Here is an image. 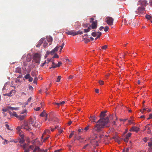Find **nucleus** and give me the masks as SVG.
<instances>
[{
  "label": "nucleus",
  "mask_w": 152,
  "mask_h": 152,
  "mask_svg": "<svg viewBox=\"0 0 152 152\" xmlns=\"http://www.w3.org/2000/svg\"><path fill=\"white\" fill-rule=\"evenodd\" d=\"M106 116V114L102 111L101 113L99 115L100 119H99L95 124L92 128V133L94 134L95 136V138H97V134L96 133H104V129L105 127H107L106 125L109 122V118L108 117L104 118Z\"/></svg>",
  "instance_id": "1"
},
{
  "label": "nucleus",
  "mask_w": 152,
  "mask_h": 152,
  "mask_svg": "<svg viewBox=\"0 0 152 152\" xmlns=\"http://www.w3.org/2000/svg\"><path fill=\"white\" fill-rule=\"evenodd\" d=\"M45 39V38H41L37 42L36 47H40L43 43L42 45L44 48L48 47L52 44L53 39L51 36H47L46 40Z\"/></svg>",
  "instance_id": "2"
},
{
  "label": "nucleus",
  "mask_w": 152,
  "mask_h": 152,
  "mask_svg": "<svg viewBox=\"0 0 152 152\" xmlns=\"http://www.w3.org/2000/svg\"><path fill=\"white\" fill-rule=\"evenodd\" d=\"M33 124L34 121L32 120H31L28 123L25 122L22 127L24 129L29 131L32 129V127H36L35 124Z\"/></svg>",
  "instance_id": "3"
},
{
  "label": "nucleus",
  "mask_w": 152,
  "mask_h": 152,
  "mask_svg": "<svg viewBox=\"0 0 152 152\" xmlns=\"http://www.w3.org/2000/svg\"><path fill=\"white\" fill-rule=\"evenodd\" d=\"M33 60L36 63H39L40 58V54L37 53L34 54L33 57Z\"/></svg>",
  "instance_id": "4"
},
{
  "label": "nucleus",
  "mask_w": 152,
  "mask_h": 152,
  "mask_svg": "<svg viewBox=\"0 0 152 152\" xmlns=\"http://www.w3.org/2000/svg\"><path fill=\"white\" fill-rule=\"evenodd\" d=\"M106 19L107 24L110 25L113 24L114 19L113 18L110 17H107L106 18Z\"/></svg>",
  "instance_id": "5"
},
{
  "label": "nucleus",
  "mask_w": 152,
  "mask_h": 152,
  "mask_svg": "<svg viewBox=\"0 0 152 152\" xmlns=\"http://www.w3.org/2000/svg\"><path fill=\"white\" fill-rule=\"evenodd\" d=\"M147 1L145 0H140L137 4L141 5L142 7H144L146 6Z\"/></svg>",
  "instance_id": "6"
},
{
  "label": "nucleus",
  "mask_w": 152,
  "mask_h": 152,
  "mask_svg": "<svg viewBox=\"0 0 152 152\" xmlns=\"http://www.w3.org/2000/svg\"><path fill=\"white\" fill-rule=\"evenodd\" d=\"M140 130V129L135 126H133L129 130L130 132H138Z\"/></svg>",
  "instance_id": "7"
},
{
  "label": "nucleus",
  "mask_w": 152,
  "mask_h": 152,
  "mask_svg": "<svg viewBox=\"0 0 152 152\" xmlns=\"http://www.w3.org/2000/svg\"><path fill=\"white\" fill-rule=\"evenodd\" d=\"M150 125V124H148L146 126L144 130H147V132L148 134H150L151 133L150 127L149 126Z\"/></svg>",
  "instance_id": "8"
},
{
  "label": "nucleus",
  "mask_w": 152,
  "mask_h": 152,
  "mask_svg": "<svg viewBox=\"0 0 152 152\" xmlns=\"http://www.w3.org/2000/svg\"><path fill=\"white\" fill-rule=\"evenodd\" d=\"M137 10L139 15L140 14H142L144 13L145 8L144 7H139L138 8Z\"/></svg>",
  "instance_id": "9"
},
{
  "label": "nucleus",
  "mask_w": 152,
  "mask_h": 152,
  "mask_svg": "<svg viewBox=\"0 0 152 152\" xmlns=\"http://www.w3.org/2000/svg\"><path fill=\"white\" fill-rule=\"evenodd\" d=\"M97 27V20H95L92 22L91 24V27L92 29H95Z\"/></svg>",
  "instance_id": "10"
},
{
  "label": "nucleus",
  "mask_w": 152,
  "mask_h": 152,
  "mask_svg": "<svg viewBox=\"0 0 152 152\" xmlns=\"http://www.w3.org/2000/svg\"><path fill=\"white\" fill-rule=\"evenodd\" d=\"M14 91H15L14 90H12L10 91L9 93L3 94V95L4 96H12V92Z\"/></svg>",
  "instance_id": "11"
},
{
  "label": "nucleus",
  "mask_w": 152,
  "mask_h": 152,
  "mask_svg": "<svg viewBox=\"0 0 152 152\" xmlns=\"http://www.w3.org/2000/svg\"><path fill=\"white\" fill-rule=\"evenodd\" d=\"M66 33L68 35H73V36L75 35V31L72 30L70 31H68L66 32Z\"/></svg>",
  "instance_id": "12"
},
{
  "label": "nucleus",
  "mask_w": 152,
  "mask_h": 152,
  "mask_svg": "<svg viewBox=\"0 0 152 152\" xmlns=\"http://www.w3.org/2000/svg\"><path fill=\"white\" fill-rule=\"evenodd\" d=\"M21 139H20V140L19 141V142L21 144H23L24 143V142L25 141V140L24 139V135L23 134H22L20 135Z\"/></svg>",
  "instance_id": "13"
},
{
  "label": "nucleus",
  "mask_w": 152,
  "mask_h": 152,
  "mask_svg": "<svg viewBox=\"0 0 152 152\" xmlns=\"http://www.w3.org/2000/svg\"><path fill=\"white\" fill-rule=\"evenodd\" d=\"M62 64V63L61 61H59L58 62V64H56V66H53L52 65L51 67L50 68V69H51L52 68H56L57 67H59L60 65Z\"/></svg>",
  "instance_id": "14"
},
{
  "label": "nucleus",
  "mask_w": 152,
  "mask_h": 152,
  "mask_svg": "<svg viewBox=\"0 0 152 152\" xmlns=\"http://www.w3.org/2000/svg\"><path fill=\"white\" fill-rule=\"evenodd\" d=\"M26 115H18V117L17 118L19 120H22L26 117Z\"/></svg>",
  "instance_id": "15"
},
{
  "label": "nucleus",
  "mask_w": 152,
  "mask_h": 152,
  "mask_svg": "<svg viewBox=\"0 0 152 152\" xmlns=\"http://www.w3.org/2000/svg\"><path fill=\"white\" fill-rule=\"evenodd\" d=\"M41 150L39 149V148L38 146H36L33 151V152H40Z\"/></svg>",
  "instance_id": "16"
},
{
  "label": "nucleus",
  "mask_w": 152,
  "mask_h": 152,
  "mask_svg": "<svg viewBox=\"0 0 152 152\" xmlns=\"http://www.w3.org/2000/svg\"><path fill=\"white\" fill-rule=\"evenodd\" d=\"M15 72L17 73H21V70L20 67H18L16 68Z\"/></svg>",
  "instance_id": "17"
},
{
  "label": "nucleus",
  "mask_w": 152,
  "mask_h": 152,
  "mask_svg": "<svg viewBox=\"0 0 152 152\" xmlns=\"http://www.w3.org/2000/svg\"><path fill=\"white\" fill-rule=\"evenodd\" d=\"M58 48H54L52 50L50 51V53L51 55H53L58 50Z\"/></svg>",
  "instance_id": "18"
},
{
  "label": "nucleus",
  "mask_w": 152,
  "mask_h": 152,
  "mask_svg": "<svg viewBox=\"0 0 152 152\" xmlns=\"http://www.w3.org/2000/svg\"><path fill=\"white\" fill-rule=\"evenodd\" d=\"M8 108L12 110H18V107H14L10 106H8Z\"/></svg>",
  "instance_id": "19"
},
{
  "label": "nucleus",
  "mask_w": 152,
  "mask_h": 152,
  "mask_svg": "<svg viewBox=\"0 0 152 152\" xmlns=\"http://www.w3.org/2000/svg\"><path fill=\"white\" fill-rule=\"evenodd\" d=\"M83 34V32L82 31H75V35H76L77 34Z\"/></svg>",
  "instance_id": "20"
},
{
  "label": "nucleus",
  "mask_w": 152,
  "mask_h": 152,
  "mask_svg": "<svg viewBox=\"0 0 152 152\" xmlns=\"http://www.w3.org/2000/svg\"><path fill=\"white\" fill-rule=\"evenodd\" d=\"M65 103V102L64 101H63L60 103H56L55 104H57L58 106H59L60 105H62L63 104H64Z\"/></svg>",
  "instance_id": "21"
},
{
  "label": "nucleus",
  "mask_w": 152,
  "mask_h": 152,
  "mask_svg": "<svg viewBox=\"0 0 152 152\" xmlns=\"http://www.w3.org/2000/svg\"><path fill=\"white\" fill-rule=\"evenodd\" d=\"M31 56L30 55H28L26 57V60L27 61L29 62L31 60Z\"/></svg>",
  "instance_id": "22"
},
{
  "label": "nucleus",
  "mask_w": 152,
  "mask_h": 152,
  "mask_svg": "<svg viewBox=\"0 0 152 152\" xmlns=\"http://www.w3.org/2000/svg\"><path fill=\"white\" fill-rule=\"evenodd\" d=\"M96 119V117H95V116L94 115L92 116V118H91V119H90V120L92 122H95Z\"/></svg>",
  "instance_id": "23"
},
{
  "label": "nucleus",
  "mask_w": 152,
  "mask_h": 152,
  "mask_svg": "<svg viewBox=\"0 0 152 152\" xmlns=\"http://www.w3.org/2000/svg\"><path fill=\"white\" fill-rule=\"evenodd\" d=\"M138 13H139L138 12V11H134V10L132 11V14L133 15H135L136 16H137L136 14H138Z\"/></svg>",
  "instance_id": "24"
},
{
  "label": "nucleus",
  "mask_w": 152,
  "mask_h": 152,
  "mask_svg": "<svg viewBox=\"0 0 152 152\" xmlns=\"http://www.w3.org/2000/svg\"><path fill=\"white\" fill-rule=\"evenodd\" d=\"M27 145H28L27 144H25L21 145V147H22L23 148V149L24 150L25 149H26V147H27Z\"/></svg>",
  "instance_id": "25"
},
{
  "label": "nucleus",
  "mask_w": 152,
  "mask_h": 152,
  "mask_svg": "<svg viewBox=\"0 0 152 152\" xmlns=\"http://www.w3.org/2000/svg\"><path fill=\"white\" fill-rule=\"evenodd\" d=\"M145 17L146 19L149 20L151 19L152 18V17L151 16L148 15H146Z\"/></svg>",
  "instance_id": "26"
},
{
  "label": "nucleus",
  "mask_w": 152,
  "mask_h": 152,
  "mask_svg": "<svg viewBox=\"0 0 152 152\" xmlns=\"http://www.w3.org/2000/svg\"><path fill=\"white\" fill-rule=\"evenodd\" d=\"M97 32L96 31H94V32H93L92 34L91 35L92 36H93L94 37H95L97 35Z\"/></svg>",
  "instance_id": "27"
},
{
  "label": "nucleus",
  "mask_w": 152,
  "mask_h": 152,
  "mask_svg": "<svg viewBox=\"0 0 152 152\" xmlns=\"http://www.w3.org/2000/svg\"><path fill=\"white\" fill-rule=\"evenodd\" d=\"M84 31L85 32V33L88 32L89 31H90V28L89 27H88L87 29H84Z\"/></svg>",
  "instance_id": "28"
},
{
  "label": "nucleus",
  "mask_w": 152,
  "mask_h": 152,
  "mask_svg": "<svg viewBox=\"0 0 152 152\" xmlns=\"http://www.w3.org/2000/svg\"><path fill=\"white\" fill-rule=\"evenodd\" d=\"M45 111L43 110L42 112L40 114V116L42 117H43L45 115Z\"/></svg>",
  "instance_id": "29"
},
{
  "label": "nucleus",
  "mask_w": 152,
  "mask_h": 152,
  "mask_svg": "<svg viewBox=\"0 0 152 152\" xmlns=\"http://www.w3.org/2000/svg\"><path fill=\"white\" fill-rule=\"evenodd\" d=\"M30 76L29 74H27L24 77L25 79H27L30 77Z\"/></svg>",
  "instance_id": "30"
},
{
  "label": "nucleus",
  "mask_w": 152,
  "mask_h": 152,
  "mask_svg": "<svg viewBox=\"0 0 152 152\" xmlns=\"http://www.w3.org/2000/svg\"><path fill=\"white\" fill-rule=\"evenodd\" d=\"M137 22H138L137 20H135V21H134V22H133V23H132L133 26H138V23L137 24V25L136 24V23H137Z\"/></svg>",
  "instance_id": "31"
},
{
  "label": "nucleus",
  "mask_w": 152,
  "mask_h": 152,
  "mask_svg": "<svg viewBox=\"0 0 152 152\" xmlns=\"http://www.w3.org/2000/svg\"><path fill=\"white\" fill-rule=\"evenodd\" d=\"M132 133L130 132H129L126 134V137L129 138V137H130Z\"/></svg>",
  "instance_id": "32"
},
{
  "label": "nucleus",
  "mask_w": 152,
  "mask_h": 152,
  "mask_svg": "<svg viewBox=\"0 0 152 152\" xmlns=\"http://www.w3.org/2000/svg\"><path fill=\"white\" fill-rule=\"evenodd\" d=\"M64 43L63 42L61 45L60 46L57 45V46H56L55 47V48H63L64 46Z\"/></svg>",
  "instance_id": "33"
},
{
  "label": "nucleus",
  "mask_w": 152,
  "mask_h": 152,
  "mask_svg": "<svg viewBox=\"0 0 152 152\" xmlns=\"http://www.w3.org/2000/svg\"><path fill=\"white\" fill-rule=\"evenodd\" d=\"M122 139L126 142H127L129 140V138L126 137H125V138H123Z\"/></svg>",
  "instance_id": "34"
},
{
  "label": "nucleus",
  "mask_w": 152,
  "mask_h": 152,
  "mask_svg": "<svg viewBox=\"0 0 152 152\" xmlns=\"http://www.w3.org/2000/svg\"><path fill=\"white\" fill-rule=\"evenodd\" d=\"M59 57L57 55L56 53H55L54 55V56H53V58H58Z\"/></svg>",
  "instance_id": "35"
},
{
  "label": "nucleus",
  "mask_w": 152,
  "mask_h": 152,
  "mask_svg": "<svg viewBox=\"0 0 152 152\" xmlns=\"http://www.w3.org/2000/svg\"><path fill=\"white\" fill-rule=\"evenodd\" d=\"M38 80V79L37 77H35V78L34 79L33 82L34 83L36 84L37 83V81Z\"/></svg>",
  "instance_id": "36"
},
{
  "label": "nucleus",
  "mask_w": 152,
  "mask_h": 152,
  "mask_svg": "<svg viewBox=\"0 0 152 152\" xmlns=\"http://www.w3.org/2000/svg\"><path fill=\"white\" fill-rule=\"evenodd\" d=\"M13 116H15V117H16L17 118H18V115L16 114V112H13Z\"/></svg>",
  "instance_id": "37"
},
{
  "label": "nucleus",
  "mask_w": 152,
  "mask_h": 152,
  "mask_svg": "<svg viewBox=\"0 0 152 152\" xmlns=\"http://www.w3.org/2000/svg\"><path fill=\"white\" fill-rule=\"evenodd\" d=\"M24 113H27V111L26 109H25V110L22 111L20 113L21 114H24Z\"/></svg>",
  "instance_id": "38"
},
{
  "label": "nucleus",
  "mask_w": 152,
  "mask_h": 152,
  "mask_svg": "<svg viewBox=\"0 0 152 152\" xmlns=\"http://www.w3.org/2000/svg\"><path fill=\"white\" fill-rule=\"evenodd\" d=\"M9 110V109H8V107H7V108H4V109H3L2 110V111H3V112H7V111H8V110Z\"/></svg>",
  "instance_id": "39"
},
{
  "label": "nucleus",
  "mask_w": 152,
  "mask_h": 152,
  "mask_svg": "<svg viewBox=\"0 0 152 152\" xmlns=\"http://www.w3.org/2000/svg\"><path fill=\"white\" fill-rule=\"evenodd\" d=\"M74 134V132H72L70 133V135L69 136V138H70L72 137V136Z\"/></svg>",
  "instance_id": "40"
},
{
  "label": "nucleus",
  "mask_w": 152,
  "mask_h": 152,
  "mask_svg": "<svg viewBox=\"0 0 152 152\" xmlns=\"http://www.w3.org/2000/svg\"><path fill=\"white\" fill-rule=\"evenodd\" d=\"M47 133L46 130H45L44 133H43L42 136L41 137V139H43V137L44 136V135L46 133Z\"/></svg>",
  "instance_id": "41"
},
{
  "label": "nucleus",
  "mask_w": 152,
  "mask_h": 152,
  "mask_svg": "<svg viewBox=\"0 0 152 152\" xmlns=\"http://www.w3.org/2000/svg\"><path fill=\"white\" fill-rule=\"evenodd\" d=\"M5 126L9 130H11V129H10L9 128V126L8 125V124H6L5 125Z\"/></svg>",
  "instance_id": "42"
},
{
  "label": "nucleus",
  "mask_w": 152,
  "mask_h": 152,
  "mask_svg": "<svg viewBox=\"0 0 152 152\" xmlns=\"http://www.w3.org/2000/svg\"><path fill=\"white\" fill-rule=\"evenodd\" d=\"M83 26L84 28L87 27L88 26V24L87 23H83Z\"/></svg>",
  "instance_id": "43"
},
{
  "label": "nucleus",
  "mask_w": 152,
  "mask_h": 152,
  "mask_svg": "<svg viewBox=\"0 0 152 152\" xmlns=\"http://www.w3.org/2000/svg\"><path fill=\"white\" fill-rule=\"evenodd\" d=\"M104 28V31L106 32L108 31L109 28L108 26H107L105 27Z\"/></svg>",
  "instance_id": "44"
},
{
  "label": "nucleus",
  "mask_w": 152,
  "mask_h": 152,
  "mask_svg": "<svg viewBox=\"0 0 152 152\" xmlns=\"http://www.w3.org/2000/svg\"><path fill=\"white\" fill-rule=\"evenodd\" d=\"M99 82L100 85H103L104 84V81L102 80H99Z\"/></svg>",
  "instance_id": "45"
},
{
  "label": "nucleus",
  "mask_w": 152,
  "mask_h": 152,
  "mask_svg": "<svg viewBox=\"0 0 152 152\" xmlns=\"http://www.w3.org/2000/svg\"><path fill=\"white\" fill-rule=\"evenodd\" d=\"M148 146L150 147L152 146V141L148 142Z\"/></svg>",
  "instance_id": "46"
},
{
  "label": "nucleus",
  "mask_w": 152,
  "mask_h": 152,
  "mask_svg": "<svg viewBox=\"0 0 152 152\" xmlns=\"http://www.w3.org/2000/svg\"><path fill=\"white\" fill-rule=\"evenodd\" d=\"M97 33L98 34L97 36L99 37V38L100 36L102 34V33L101 32L98 31L97 32Z\"/></svg>",
  "instance_id": "47"
},
{
  "label": "nucleus",
  "mask_w": 152,
  "mask_h": 152,
  "mask_svg": "<svg viewBox=\"0 0 152 152\" xmlns=\"http://www.w3.org/2000/svg\"><path fill=\"white\" fill-rule=\"evenodd\" d=\"M48 149H46L45 150L44 149H41L40 152H48Z\"/></svg>",
  "instance_id": "48"
},
{
  "label": "nucleus",
  "mask_w": 152,
  "mask_h": 152,
  "mask_svg": "<svg viewBox=\"0 0 152 152\" xmlns=\"http://www.w3.org/2000/svg\"><path fill=\"white\" fill-rule=\"evenodd\" d=\"M89 126H87L86 127L83 129L86 132L87 131V130L89 129Z\"/></svg>",
  "instance_id": "49"
},
{
  "label": "nucleus",
  "mask_w": 152,
  "mask_h": 152,
  "mask_svg": "<svg viewBox=\"0 0 152 152\" xmlns=\"http://www.w3.org/2000/svg\"><path fill=\"white\" fill-rule=\"evenodd\" d=\"M60 79H61V76H59L58 77V78L57 79V80H56V82H59L60 80Z\"/></svg>",
  "instance_id": "50"
},
{
  "label": "nucleus",
  "mask_w": 152,
  "mask_h": 152,
  "mask_svg": "<svg viewBox=\"0 0 152 152\" xmlns=\"http://www.w3.org/2000/svg\"><path fill=\"white\" fill-rule=\"evenodd\" d=\"M74 77V76L72 75H70L68 77V79H73V78Z\"/></svg>",
  "instance_id": "51"
},
{
  "label": "nucleus",
  "mask_w": 152,
  "mask_h": 152,
  "mask_svg": "<svg viewBox=\"0 0 152 152\" xmlns=\"http://www.w3.org/2000/svg\"><path fill=\"white\" fill-rule=\"evenodd\" d=\"M152 118V114H150L149 115V117L148 118V119H150Z\"/></svg>",
  "instance_id": "52"
},
{
  "label": "nucleus",
  "mask_w": 152,
  "mask_h": 152,
  "mask_svg": "<svg viewBox=\"0 0 152 152\" xmlns=\"http://www.w3.org/2000/svg\"><path fill=\"white\" fill-rule=\"evenodd\" d=\"M143 140L145 142H146L148 140V139L147 137H145L143 139Z\"/></svg>",
  "instance_id": "53"
},
{
  "label": "nucleus",
  "mask_w": 152,
  "mask_h": 152,
  "mask_svg": "<svg viewBox=\"0 0 152 152\" xmlns=\"http://www.w3.org/2000/svg\"><path fill=\"white\" fill-rule=\"evenodd\" d=\"M83 130H84L83 129H78V131L79 132H83Z\"/></svg>",
  "instance_id": "54"
},
{
  "label": "nucleus",
  "mask_w": 152,
  "mask_h": 152,
  "mask_svg": "<svg viewBox=\"0 0 152 152\" xmlns=\"http://www.w3.org/2000/svg\"><path fill=\"white\" fill-rule=\"evenodd\" d=\"M28 79H29L28 80L30 82H32L33 80V78L32 77H31V76H30V77H29Z\"/></svg>",
  "instance_id": "55"
},
{
  "label": "nucleus",
  "mask_w": 152,
  "mask_h": 152,
  "mask_svg": "<svg viewBox=\"0 0 152 152\" xmlns=\"http://www.w3.org/2000/svg\"><path fill=\"white\" fill-rule=\"evenodd\" d=\"M41 109V108L39 107H37V108L36 109H34V110H35L37 111H39Z\"/></svg>",
  "instance_id": "56"
},
{
  "label": "nucleus",
  "mask_w": 152,
  "mask_h": 152,
  "mask_svg": "<svg viewBox=\"0 0 152 152\" xmlns=\"http://www.w3.org/2000/svg\"><path fill=\"white\" fill-rule=\"evenodd\" d=\"M9 113L11 116H12L13 115V112L12 113L10 111H9Z\"/></svg>",
  "instance_id": "57"
},
{
  "label": "nucleus",
  "mask_w": 152,
  "mask_h": 152,
  "mask_svg": "<svg viewBox=\"0 0 152 152\" xmlns=\"http://www.w3.org/2000/svg\"><path fill=\"white\" fill-rule=\"evenodd\" d=\"M34 148V146L33 145H30L29 147V148H28L29 149L30 148V149H33Z\"/></svg>",
  "instance_id": "58"
},
{
  "label": "nucleus",
  "mask_w": 152,
  "mask_h": 152,
  "mask_svg": "<svg viewBox=\"0 0 152 152\" xmlns=\"http://www.w3.org/2000/svg\"><path fill=\"white\" fill-rule=\"evenodd\" d=\"M58 132H59V133L61 134L62 133V132H63L62 130L61 129H58Z\"/></svg>",
  "instance_id": "59"
},
{
  "label": "nucleus",
  "mask_w": 152,
  "mask_h": 152,
  "mask_svg": "<svg viewBox=\"0 0 152 152\" xmlns=\"http://www.w3.org/2000/svg\"><path fill=\"white\" fill-rule=\"evenodd\" d=\"M88 145H89L88 144H87L85 145V146H84L83 148V149H86V147H87Z\"/></svg>",
  "instance_id": "60"
},
{
  "label": "nucleus",
  "mask_w": 152,
  "mask_h": 152,
  "mask_svg": "<svg viewBox=\"0 0 152 152\" xmlns=\"http://www.w3.org/2000/svg\"><path fill=\"white\" fill-rule=\"evenodd\" d=\"M104 28L103 26H101L99 28V30L100 31H102L103 29H104Z\"/></svg>",
  "instance_id": "61"
},
{
  "label": "nucleus",
  "mask_w": 152,
  "mask_h": 152,
  "mask_svg": "<svg viewBox=\"0 0 152 152\" xmlns=\"http://www.w3.org/2000/svg\"><path fill=\"white\" fill-rule=\"evenodd\" d=\"M46 63V61H45L43 64H41V66H43Z\"/></svg>",
  "instance_id": "62"
},
{
  "label": "nucleus",
  "mask_w": 152,
  "mask_h": 152,
  "mask_svg": "<svg viewBox=\"0 0 152 152\" xmlns=\"http://www.w3.org/2000/svg\"><path fill=\"white\" fill-rule=\"evenodd\" d=\"M29 148H27V149L24 150V152H29Z\"/></svg>",
  "instance_id": "63"
},
{
  "label": "nucleus",
  "mask_w": 152,
  "mask_h": 152,
  "mask_svg": "<svg viewBox=\"0 0 152 152\" xmlns=\"http://www.w3.org/2000/svg\"><path fill=\"white\" fill-rule=\"evenodd\" d=\"M21 128L19 127V126H18V127L17 128H16V129L18 131H20V129H21Z\"/></svg>",
  "instance_id": "64"
}]
</instances>
